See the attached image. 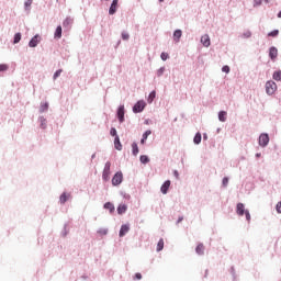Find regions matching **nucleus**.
Returning a JSON list of instances; mask_svg holds the SVG:
<instances>
[{"label": "nucleus", "mask_w": 281, "mask_h": 281, "mask_svg": "<svg viewBox=\"0 0 281 281\" xmlns=\"http://www.w3.org/2000/svg\"><path fill=\"white\" fill-rule=\"evenodd\" d=\"M38 43H41V36L35 35L29 43L30 47H36V45H38Z\"/></svg>", "instance_id": "obj_10"}, {"label": "nucleus", "mask_w": 281, "mask_h": 281, "mask_svg": "<svg viewBox=\"0 0 281 281\" xmlns=\"http://www.w3.org/2000/svg\"><path fill=\"white\" fill-rule=\"evenodd\" d=\"M181 36H182L181 30H176L173 33V41H176V43H179V38H181Z\"/></svg>", "instance_id": "obj_20"}, {"label": "nucleus", "mask_w": 281, "mask_h": 281, "mask_svg": "<svg viewBox=\"0 0 281 281\" xmlns=\"http://www.w3.org/2000/svg\"><path fill=\"white\" fill-rule=\"evenodd\" d=\"M201 43L204 47H210L211 41H210V35L205 34L201 37Z\"/></svg>", "instance_id": "obj_9"}, {"label": "nucleus", "mask_w": 281, "mask_h": 281, "mask_svg": "<svg viewBox=\"0 0 281 281\" xmlns=\"http://www.w3.org/2000/svg\"><path fill=\"white\" fill-rule=\"evenodd\" d=\"M204 139H207V136H206V135H204Z\"/></svg>", "instance_id": "obj_50"}, {"label": "nucleus", "mask_w": 281, "mask_h": 281, "mask_svg": "<svg viewBox=\"0 0 281 281\" xmlns=\"http://www.w3.org/2000/svg\"><path fill=\"white\" fill-rule=\"evenodd\" d=\"M114 146H115L116 150H122V143L120 142V136H116L114 138Z\"/></svg>", "instance_id": "obj_23"}, {"label": "nucleus", "mask_w": 281, "mask_h": 281, "mask_svg": "<svg viewBox=\"0 0 281 281\" xmlns=\"http://www.w3.org/2000/svg\"><path fill=\"white\" fill-rule=\"evenodd\" d=\"M183 221V217H179L178 223H181Z\"/></svg>", "instance_id": "obj_46"}, {"label": "nucleus", "mask_w": 281, "mask_h": 281, "mask_svg": "<svg viewBox=\"0 0 281 281\" xmlns=\"http://www.w3.org/2000/svg\"><path fill=\"white\" fill-rule=\"evenodd\" d=\"M69 199H71V194L63 193L59 198V202L61 203V205H65V203H67V201H69Z\"/></svg>", "instance_id": "obj_12"}, {"label": "nucleus", "mask_w": 281, "mask_h": 281, "mask_svg": "<svg viewBox=\"0 0 281 281\" xmlns=\"http://www.w3.org/2000/svg\"><path fill=\"white\" fill-rule=\"evenodd\" d=\"M236 212H237L238 216H245V213L247 212V210H245V204L237 203Z\"/></svg>", "instance_id": "obj_6"}, {"label": "nucleus", "mask_w": 281, "mask_h": 281, "mask_svg": "<svg viewBox=\"0 0 281 281\" xmlns=\"http://www.w3.org/2000/svg\"><path fill=\"white\" fill-rule=\"evenodd\" d=\"M45 109H47V103L45 104Z\"/></svg>", "instance_id": "obj_52"}, {"label": "nucleus", "mask_w": 281, "mask_h": 281, "mask_svg": "<svg viewBox=\"0 0 281 281\" xmlns=\"http://www.w3.org/2000/svg\"><path fill=\"white\" fill-rule=\"evenodd\" d=\"M117 117L121 123L124 122V105L119 106Z\"/></svg>", "instance_id": "obj_14"}, {"label": "nucleus", "mask_w": 281, "mask_h": 281, "mask_svg": "<svg viewBox=\"0 0 281 281\" xmlns=\"http://www.w3.org/2000/svg\"><path fill=\"white\" fill-rule=\"evenodd\" d=\"M222 71H224V74H229V66H223Z\"/></svg>", "instance_id": "obj_41"}, {"label": "nucleus", "mask_w": 281, "mask_h": 281, "mask_svg": "<svg viewBox=\"0 0 281 281\" xmlns=\"http://www.w3.org/2000/svg\"><path fill=\"white\" fill-rule=\"evenodd\" d=\"M273 80L280 81L281 80V71H274L272 75Z\"/></svg>", "instance_id": "obj_26"}, {"label": "nucleus", "mask_w": 281, "mask_h": 281, "mask_svg": "<svg viewBox=\"0 0 281 281\" xmlns=\"http://www.w3.org/2000/svg\"><path fill=\"white\" fill-rule=\"evenodd\" d=\"M243 38H251V31H245L243 33Z\"/></svg>", "instance_id": "obj_31"}, {"label": "nucleus", "mask_w": 281, "mask_h": 281, "mask_svg": "<svg viewBox=\"0 0 281 281\" xmlns=\"http://www.w3.org/2000/svg\"><path fill=\"white\" fill-rule=\"evenodd\" d=\"M128 38H131V35H128V33H126V32H123L122 33V40L123 41H128Z\"/></svg>", "instance_id": "obj_35"}, {"label": "nucleus", "mask_w": 281, "mask_h": 281, "mask_svg": "<svg viewBox=\"0 0 281 281\" xmlns=\"http://www.w3.org/2000/svg\"><path fill=\"white\" fill-rule=\"evenodd\" d=\"M124 181V175L122 171H117L112 178V186H120Z\"/></svg>", "instance_id": "obj_3"}, {"label": "nucleus", "mask_w": 281, "mask_h": 281, "mask_svg": "<svg viewBox=\"0 0 281 281\" xmlns=\"http://www.w3.org/2000/svg\"><path fill=\"white\" fill-rule=\"evenodd\" d=\"M276 210L278 214H281V201L277 204Z\"/></svg>", "instance_id": "obj_42"}, {"label": "nucleus", "mask_w": 281, "mask_h": 281, "mask_svg": "<svg viewBox=\"0 0 281 281\" xmlns=\"http://www.w3.org/2000/svg\"><path fill=\"white\" fill-rule=\"evenodd\" d=\"M104 210H109L110 214H113L115 212V205L111 202H106L104 204Z\"/></svg>", "instance_id": "obj_15"}, {"label": "nucleus", "mask_w": 281, "mask_h": 281, "mask_svg": "<svg viewBox=\"0 0 281 281\" xmlns=\"http://www.w3.org/2000/svg\"><path fill=\"white\" fill-rule=\"evenodd\" d=\"M278 91V85L274 81H267L266 82V92L268 95H273Z\"/></svg>", "instance_id": "obj_1"}, {"label": "nucleus", "mask_w": 281, "mask_h": 281, "mask_svg": "<svg viewBox=\"0 0 281 281\" xmlns=\"http://www.w3.org/2000/svg\"><path fill=\"white\" fill-rule=\"evenodd\" d=\"M126 210H128V206H126V204H120L117 206V214H124L126 213Z\"/></svg>", "instance_id": "obj_19"}, {"label": "nucleus", "mask_w": 281, "mask_h": 281, "mask_svg": "<svg viewBox=\"0 0 281 281\" xmlns=\"http://www.w3.org/2000/svg\"><path fill=\"white\" fill-rule=\"evenodd\" d=\"M135 278H136V280H142V273L137 272V273L135 274Z\"/></svg>", "instance_id": "obj_44"}, {"label": "nucleus", "mask_w": 281, "mask_h": 281, "mask_svg": "<svg viewBox=\"0 0 281 281\" xmlns=\"http://www.w3.org/2000/svg\"><path fill=\"white\" fill-rule=\"evenodd\" d=\"M130 231H131V227L128 225L124 224L121 226L119 236L122 238V237L126 236V234H128Z\"/></svg>", "instance_id": "obj_7"}, {"label": "nucleus", "mask_w": 281, "mask_h": 281, "mask_svg": "<svg viewBox=\"0 0 281 281\" xmlns=\"http://www.w3.org/2000/svg\"><path fill=\"white\" fill-rule=\"evenodd\" d=\"M33 1L34 0H25V2H24L25 8H30L32 5Z\"/></svg>", "instance_id": "obj_39"}, {"label": "nucleus", "mask_w": 281, "mask_h": 281, "mask_svg": "<svg viewBox=\"0 0 281 281\" xmlns=\"http://www.w3.org/2000/svg\"><path fill=\"white\" fill-rule=\"evenodd\" d=\"M153 135V131L147 130L144 134H143V138L140 139V144H146V140L148 139V136Z\"/></svg>", "instance_id": "obj_16"}, {"label": "nucleus", "mask_w": 281, "mask_h": 281, "mask_svg": "<svg viewBox=\"0 0 281 281\" xmlns=\"http://www.w3.org/2000/svg\"><path fill=\"white\" fill-rule=\"evenodd\" d=\"M176 179H179V171H173Z\"/></svg>", "instance_id": "obj_45"}, {"label": "nucleus", "mask_w": 281, "mask_h": 281, "mask_svg": "<svg viewBox=\"0 0 281 281\" xmlns=\"http://www.w3.org/2000/svg\"><path fill=\"white\" fill-rule=\"evenodd\" d=\"M160 58H161V60H168V58H170V56L168 55V53H161Z\"/></svg>", "instance_id": "obj_36"}, {"label": "nucleus", "mask_w": 281, "mask_h": 281, "mask_svg": "<svg viewBox=\"0 0 281 281\" xmlns=\"http://www.w3.org/2000/svg\"><path fill=\"white\" fill-rule=\"evenodd\" d=\"M42 128H45V123H42Z\"/></svg>", "instance_id": "obj_48"}, {"label": "nucleus", "mask_w": 281, "mask_h": 281, "mask_svg": "<svg viewBox=\"0 0 281 281\" xmlns=\"http://www.w3.org/2000/svg\"><path fill=\"white\" fill-rule=\"evenodd\" d=\"M132 153L134 157H137V155H139V147L137 146V143L132 144Z\"/></svg>", "instance_id": "obj_18"}, {"label": "nucleus", "mask_w": 281, "mask_h": 281, "mask_svg": "<svg viewBox=\"0 0 281 281\" xmlns=\"http://www.w3.org/2000/svg\"><path fill=\"white\" fill-rule=\"evenodd\" d=\"M9 66L7 64H0V71H8Z\"/></svg>", "instance_id": "obj_33"}, {"label": "nucleus", "mask_w": 281, "mask_h": 281, "mask_svg": "<svg viewBox=\"0 0 281 281\" xmlns=\"http://www.w3.org/2000/svg\"><path fill=\"white\" fill-rule=\"evenodd\" d=\"M55 38H63V26H57L55 31Z\"/></svg>", "instance_id": "obj_22"}, {"label": "nucleus", "mask_w": 281, "mask_h": 281, "mask_svg": "<svg viewBox=\"0 0 281 281\" xmlns=\"http://www.w3.org/2000/svg\"><path fill=\"white\" fill-rule=\"evenodd\" d=\"M150 161V158L146 155L140 156V164H148Z\"/></svg>", "instance_id": "obj_28"}, {"label": "nucleus", "mask_w": 281, "mask_h": 281, "mask_svg": "<svg viewBox=\"0 0 281 281\" xmlns=\"http://www.w3.org/2000/svg\"><path fill=\"white\" fill-rule=\"evenodd\" d=\"M278 34H280V31L274 30V31L270 32V33L268 34V36L276 37V36H278Z\"/></svg>", "instance_id": "obj_34"}, {"label": "nucleus", "mask_w": 281, "mask_h": 281, "mask_svg": "<svg viewBox=\"0 0 281 281\" xmlns=\"http://www.w3.org/2000/svg\"><path fill=\"white\" fill-rule=\"evenodd\" d=\"M218 120H220V122H226L227 121V112L221 111L218 113Z\"/></svg>", "instance_id": "obj_21"}, {"label": "nucleus", "mask_w": 281, "mask_h": 281, "mask_svg": "<svg viewBox=\"0 0 281 281\" xmlns=\"http://www.w3.org/2000/svg\"><path fill=\"white\" fill-rule=\"evenodd\" d=\"M74 23V20H71V18H67L66 20H64L63 25L64 27H69V25H71Z\"/></svg>", "instance_id": "obj_25"}, {"label": "nucleus", "mask_w": 281, "mask_h": 281, "mask_svg": "<svg viewBox=\"0 0 281 281\" xmlns=\"http://www.w3.org/2000/svg\"><path fill=\"white\" fill-rule=\"evenodd\" d=\"M102 179L103 181H109V179H111V161L105 162Z\"/></svg>", "instance_id": "obj_2"}, {"label": "nucleus", "mask_w": 281, "mask_h": 281, "mask_svg": "<svg viewBox=\"0 0 281 281\" xmlns=\"http://www.w3.org/2000/svg\"><path fill=\"white\" fill-rule=\"evenodd\" d=\"M195 251L199 256H203L205 251V246L203 244H199L195 248Z\"/></svg>", "instance_id": "obj_17"}, {"label": "nucleus", "mask_w": 281, "mask_h": 281, "mask_svg": "<svg viewBox=\"0 0 281 281\" xmlns=\"http://www.w3.org/2000/svg\"><path fill=\"white\" fill-rule=\"evenodd\" d=\"M146 109V102L144 101H138L134 106H133V112L134 113H142Z\"/></svg>", "instance_id": "obj_4"}, {"label": "nucleus", "mask_w": 281, "mask_h": 281, "mask_svg": "<svg viewBox=\"0 0 281 281\" xmlns=\"http://www.w3.org/2000/svg\"><path fill=\"white\" fill-rule=\"evenodd\" d=\"M157 97V92L156 91H151L148 95L147 102L149 104H153V101L155 100V98Z\"/></svg>", "instance_id": "obj_24"}, {"label": "nucleus", "mask_w": 281, "mask_h": 281, "mask_svg": "<svg viewBox=\"0 0 281 281\" xmlns=\"http://www.w3.org/2000/svg\"><path fill=\"white\" fill-rule=\"evenodd\" d=\"M261 156V154H256V157H260Z\"/></svg>", "instance_id": "obj_49"}, {"label": "nucleus", "mask_w": 281, "mask_h": 281, "mask_svg": "<svg viewBox=\"0 0 281 281\" xmlns=\"http://www.w3.org/2000/svg\"><path fill=\"white\" fill-rule=\"evenodd\" d=\"M246 216V220L249 222L251 221V214H249V212L246 210V212L244 213Z\"/></svg>", "instance_id": "obj_40"}, {"label": "nucleus", "mask_w": 281, "mask_h": 281, "mask_svg": "<svg viewBox=\"0 0 281 281\" xmlns=\"http://www.w3.org/2000/svg\"><path fill=\"white\" fill-rule=\"evenodd\" d=\"M269 56H270L271 60H276L278 58V48H276L273 46L270 47Z\"/></svg>", "instance_id": "obj_11"}, {"label": "nucleus", "mask_w": 281, "mask_h": 281, "mask_svg": "<svg viewBox=\"0 0 281 281\" xmlns=\"http://www.w3.org/2000/svg\"><path fill=\"white\" fill-rule=\"evenodd\" d=\"M201 139H202L201 133L198 132L193 138V142L194 144H201Z\"/></svg>", "instance_id": "obj_27"}, {"label": "nucleus", "mask_w": 281, "mask_h": 281, "mask_svg": "<svg viewBox=\"0 0 281 281\" xmlns=\"http://www.w3.org/2000/svg\"><path fill=\"white\" fill-rule=\"evenodd\" d=\"M60 74H63V69H58V70L54 74V76H53L54 80H56V78H59Z\"/></svg>", "instance_id": "obj_37"}, {"label": "nucleus", "mask_w": 281, "mask_h": 281, "mask_svg": "<svg viewBox=\"0 0 281 281\" xmlns=\"http://www.w3.org/2000/svg\"><path fill=\"white\" fill-rule=\"evenodd\" d=\"M164 249V238L159 239L157 244V251H161Z\"/></svg>", "instance_id": "obj_29"}, {"label": "nucleus", "mask_w": 281, "mask_h": 281, "mask_svg": "<svg viewBox=\"0 0 281 281\" xmlns=\"http://www.w3.org/2000/svg\"><path fill=\"white\" fill-rule=\"evenodd\" d=\"M222 183H223L224 188H227V184L229 183V178H227V177L223 178Z\"/></svg>", "instance_id": "obj_38"}, {"label": "nucleus", "mask_w": 281, "mask_h": 281, "mask_svg": "<svg viewBox=\"0 0 281 281\" xmlns=\"http://www.w3.org/2000/svg\"><path fill=\"white\" fill-rule=\"evenodd\" d=\"M255 5H262V0H254Z\"/></svg>", "instance_id": "obj_43"}, {"label": "nucleus", "mask_w": 281, "mask_h": 281, "mask_svg": "<svg viewBox=\"0 0 281 281\" xmlns=\"http://www.w3.org/2000/svg\"><path fill=\"white\" fill-rule=\"evenodd\" d=\"M268 145H269V134H261L259 136V146L265 148Z\"/></svg>", "instance_id": "obj_5"}, {"label": "nucleus", "mask_w": 281, "mask_h": 281, "mask_svg": "<svg viewBox=\"0 0 281 281\" xmlns=\"http://www.w3.org/2000/svg\"><path fill=\"white\" fill-rule=\"evenodd\" d=\"M170 189V180L165 181V183L161 186L160 191L162 194H168V190Z\"/></svg>", "instance_id": "obj_13"}, {"label": "nucleus", "mask_w": 281, "mask_h": 281, "mask_svg": "<svg viewBox=\"0 0 281 281\" xmlns=\"http://www.w3.org/2000/svg\"><path fill=\"white\" fill-rule=\"evenodd\" d=\"M160 1V3H164V0H159Z\"/></svg>", "instance_id": "obj_51"}, {"label": "nucleus", "mask_w": 281, "mask_h": 281, "mask_svg": "<svg viewBox=\"0 0 281 281\" xmlns=\"http://www.w3.org/2000/svg\"><path fill=\"white\" fill-rule=\"evenodd\" d=\"M120 0H113L109 10V14H115L117 12V3Z\"/></svg>", "instance_id": "obj_8"}, {"label": "nucleus", "mask_w": 281, "mask_h": 281, "mask_svg": "<svg viewBox=\"0 0 281 281\" xmlns=\"http://www.w3.org/2000/svg\"><path fill=\"white\" fill-rule=\"evenodd\" d=\"M42 128H45V123H42Z\"/></svg>", "instance_id": "obj_47"}, {"label": "nucleus", "mask_w": 281, "mask_h": 281, "mask_svg": "<svg viewBox=\"0 0 281 281\" xmlns=\"http://www.w3.org/2000/svg\"><path fill=\"white\" fill-rule=\"evenodd\" d=\"M110 135H112V137H117V130H115V127H112L110 130Z\"/></svg>", "instance_id": "obj_32"}, {"label": "nucleus", "mask_w": 281, "mask_h": 281, "mask_svg": "<svg viewBox=\"0 0 281 281\" xmlns=\"http://www.w3.org/2000/svg\"><path fill=\"white\" fill-rule=\"evenodd\" d=\"M20 42H21V33H16V34L14 35V41H13V43L16 44V43H20Z\"/></svg>", "instance_id": "obj_30"}]
</instances>
